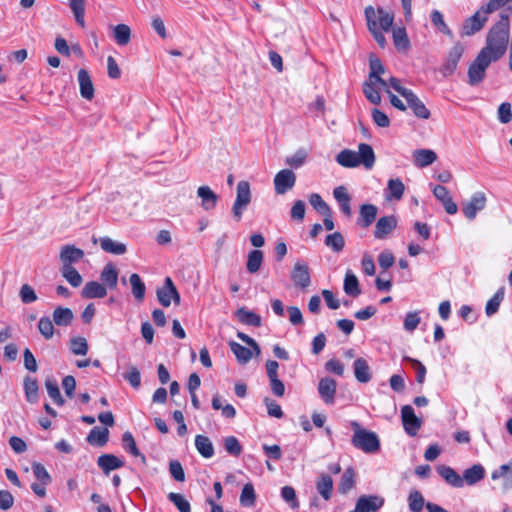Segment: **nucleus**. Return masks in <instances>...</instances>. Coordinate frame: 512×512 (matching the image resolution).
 Masks as SVG:
<instances>
[{"instance_id":"1","label":"nucleus","mask_w":512,"mask_h":512,"mask_svg":"<svg viewBox=\"0 0 512 512\" xmlns=\"http://www.w3.org/2000/svg\"><path fill=\"white\" fill-rule=\"evenodd\" d=\"M509 28L508 14H501L498 22L490 28L486 37V46L480 52H485V55L494 61L500 59L507 49Z\"/></svg>"},{"instance_id":"2","label":"nucleus","mask_w":512,"mask_h":512,"mask_svg":"<svg viewBox=\"0 0 512 512\" xmlns=\"http://www.w3.org/2000/svg\"><path fill=\"white\" fill-rule=\"evenodd\" d=\"M350 425L353 429L351 443L355 448L368 454H373L380 450V440L375 432L361 427L357 421H352Z\"/></svg>"},{"instance_id":"3","label":"nucleus","mask_w":512,"mask_h":512,"mask_svg":"<svg viewBox=\"0 0 512 512\" xmlns=\"http://www.w3.org/2000/svg\"><path fill=\"white\" fill-rule=\"evenodd\" d=\"M251 202L250 184L247 181H239L236 187V199L232 206V214L236 221H240L243 212Z\"/></svg>"},{"instance_id":"4","label":"nucleus","mask_w":512,"mask_h":512,"mask_svg":"<svg viewBox=\"0 0 512 512\" xmlns=\"http://www.w3.org/2000/svg\"><path fill=\"white\" fill-rule=\"evenodd\" d=\"M493 61L492 58L485 55V52H479L468 68L469 84L475 86L482 82L485 77L486 69Z\"/></svg>"},{"instance_id":"5","label":"nucleus","mask_w":512,"mask_h":512,"mask_svg":"<svg viewBox=\"0 0 512 512\" xmlns=\"http://www.w3.org/2000/svg\"><path fill=\"white\" fill-rule=\"evenodd\" d=\"M398 218L395 215H386L380 217L375 224L373 236L377 240L387 239L397 228Z\"/></svg>"},{"instance_id":"6","label":"nucleus","mask_w":512,"mask_h":512,"mask_svg":"<svg viewBox=\"0 0 512 512\" xmlns=\"http://www.w3.org/2000/svg\"><path fill=\"white\" fill-rule=\"evenodd\" d=\"M401 418L405 432L412 437L417 435L421 428L422 421L415 415L412 406L404 405L401 408Z\"/></svg>"},{"instance_id":"7","label":"nucleus","mask_w":512,"mask_h":512,"mask_svg":"<svg viewBox=\"0 0 512 512\" xmlns=\"http://www.w3.org/2000/svg\"><path fill=\"white\" fill-rule=\"evenodd\" d=\"M463 52L464 47L459 42L454 44V46L449 50L447 58L440 68V72L444 77H448L455 72Z\"/></svg>"},{"instance_id":"8","label":"nucleus","mask_w":512,"mask_h":512,"mask_svg":"<svg viewBox=\"0 0 512 512\" xmlns=\"http://www.w3.org/2000/svg\"><path fill=\"white\" fill-rule=\"evenodd\" d=\"M84 256L85 253L82 249L72 244L63 245L59 254L61 267H73V265L81 261Z\"/></svg>"},{"instance_id":"9","label":"nucleus","mask_w":512,"mask_h":512,"mask_svg":"<svg viewBox=\"0 0 512 512\" xmlns=\"http://www.w3.org/2000/svg\"><path fill=\"white\" fill-rule=\"evenodd\" d=\"M296 182V175L290 169L279 171L274 177V188L276 194L283 195L292 189Z\"/></svg>"},{"instance_id":"10","label":"nucleus","mask_w":512,"mask_h":512,"mask_svg":"<svg viewBox=\"0 0 512 512\" xmlns=\"http://www.w3.org/2000/svg\"><path fill=\"white\" fill-rule=\"evenodd\" d=\"M385 503V499L379 495H362L355 504L356 512H377Z\"/></svg>"},{"instance_id":"11","label":"nucleus","mask_w":512,"mask_h":512,"mask_svg":"<svg viewBox=\"0 0 512 512\" xmlns=\"http://www.w3.org/2000/svg\"><path fill=\"white\" fill-rule=\"evenodd\" d=\"M485 206V194L483 192H476L471 196L470 200L467 203L463 204L462 212L467 219L473 220L476 217L477 213L483 210Z\"/></svg>"},{"instance_id":"12","label":"nucleus","mask_w":512,"mask_h":512,"mask_svg":"<svg viewBox=\"0 0 512 512\" xmlns=\"http://www.w3.org/2000/svg\"><path fill=\"white\" fill-rule=\"evenodd\" d=\"M291 279L297 288L306 289L311 284L309 267L304 262H296L291 272Z\"/></svg>"},{"instance_id":"13","label":"nucleus","mask_w":512,"mask_h":512,"mask_svg":"<svg viewBox=\"0 0 512 512\" xmlns=\"http://www.w3.org/2000/svg\"><path fill=\"white\" fill-rule=\"evenodd\" d=\"M365 19L367 21L368 30L373 35L377 44L384 48L386 45V38L381 30L378 29L377 22L375 20L376 12L372 6H367L365 8Z\"/></svg>"},{"instance_id":"14","label":"nucleus","mask_w":512,"mask_h":512,"mask_svg":"<svg viewBox=\"0 0 512 512\" xmlns=\"http://www.w3.org/2000/svg\"><path fill=\"white\" fill-rule=\"evenodd\" d=\"M487 15L484 12L481 15V11H477L474 15L467 18L462 26V35L471 36L480 31L488 20Z\"/></svg>"},{"instance_id":"15","label":"nucleus","mask_w":512,"mask_h":512,"mask_svg":"<svg viewBox=\"0 0 512 512\" xmlns=\"http://www.w3.org/2000/svg\"><path fill=\"white\" fill-rule=\"evenodd\" d=\"M433 195L442 203L445 211L450 214H456L458 211L457 204L452 200L448 189L442 185H436L433 189Z\"/></svg>"},{"instance_id":"16","label":"nucleus","mask_w":512,"mask_h":512,"mask_svg":"<svg viewBox=\"0 0 512 512\" xmlns=\"http://www.w3.org/2000/svg\"><path fill=\"white\" fill-rule=\"evenodd\" d=\"M404 98L417 118L425 120L430 118L431 113L429 109L412 90Z\"/></svg>"},{"instance_id":"17","label":"nucleus","mask_w":512,"mask_h":512,"mask_svg":"<svg viewBox=\"0 0 512 512\" xmlns=\"http://www.w3.org/2000/svg\"><path fill=\"white\" fill-rule=\"evenodd\" d=\"M337 382L329 377L322 378L318 384V393L321 399L328 405L335 400Z\"/></svg>"},{"instance_id":"18","label":"nucleus","mask_w":512,"mask_h":512,"mask_svg":"<svg viewBox=\"0 0 512 512\" xmlns=\"http://www.w3.org/2000/svg\"><path fill=\"white\" fill-rule=\"evenodd\" d=\"M118 277H119V271L116 268V266L114 265V263H112V262L107 263L100 273L101 283L107 289H111V290H113L117 287Z\"/></svg>"},{"instance_id":"19","label":"nucleus","mask_w":512,"mask_h":512,"mask_svg":"<svg viewBox=\"0 0 512 512\" xmlns=\"http://www.w3.org/2000/svg\"><path fill=\"white\" fill-rule=\"evenodd\" d=\"M97 465L105 475H108L111 471L122 468L124 461L113 454H102L97 459Z\"/></svg>"},{"instance_id":"20","label":"nucleus","mask_w":512,"mask_h":512,"mask_svg":"<svg viewBox=\"0 0 512 512\" xmlns=\"http://www.w3.org/2000/svg\"><path fill=\"white\" fill-rule=\"evenodd\" d=\"M106 295L107 288L98 281H88L81 291V296L85 299H101Z\"/></svg>"},{"instance_id":"21","label":"nucleus","mask_w":512,"mask_h":512,"mask_svg":"<svg viewBox=\"0 0 512 512\" xmlns=\"http://www.w3.org/2000/svg\"><path fill=\"white\" fill-rule=\"evenodd\" d=\"M492 480L502 479V488L507 491L512 488V462L503 464L491 473Z\"/></svg>"},{"instance_id":"22","label":"nucleus","mask_w":512,"mask_h":512,"mask_svg":"<svg viewBox=\"0 0 512 512\" xmlns=\"http://www.w3.org/2000/svg\"><path fill=\"white\" fill-rule=\"evenodd\" d=\"M437 472L449 485L455 488L464 486V479L452 467L440 465L437 467Z\"/></svg>"},{"instance_id":"23","label":"nucleus","mask_w":512,"mask_h":512,"mask_svg":"<svg viewBox=\"0 0 512 512\" xmlns=\"http://www.w3.org/2000/svg\"><path fill=\"white\" fill-rule=\"evenodd\" d=\"M78 82L80 94L84 99L91 100L94 97V86L87 70L80 69L78 71Z\"/></svg>"},{"instance_id":"24","label":"nucleus","mask_w":512,"mask_h":512,"mask_svg":"<svg viewBox=\"0 0 512 512\" xmlns=\"http://www.w3.org/2000/svg\"><path fill=\"white\" fill-rule=\"evenodd\" d=\"M378 214V208L374 204H362L359 210L358 224L363 228H368L375 220Z\"/></svg>"},{"instance_id":"25","label":"nucleus","mask_w":512,"mask_h":512,"mask_svg":"<svg viewBox=\"0 0 512 512\" xmlns=\"http://www.w3.org/2000/svg\"><path fill=\"white\" fill-rule=\"evenodd\" d=\"M353 370L355 378L360 383H367L372 378V373L370 371V367L368 362L360 357L357 358L353 363Z\"/></svg>"},{"instance_id":"26","label":"nucleus","mask_w":512,"mask_h":512,"mask_svg":"<svg viewBox=\"0 0 512 512\" xmlns=\"http://www.w3.org/2000/svg\"><path fill=\"white\" fill-rule=\"evenodd\" d=\"M197 195L201 198V206L204 210L208 211L216 207L218 196L209 186H200Z\"/></svg>"},{"instance_id":"27","label":"nucleus","mask_w":512,"mask_h":512,"mask_svg":"<svg viewBox=\"0 0 512 512\" xmlns=\"http://www.w3.org/2000/svg\"><path fill=\"white\" fill-rule=\"evenodd\" d=\"M101 249L113 255H123L127 251V247L124 243L115 241L108 236L101 237L99 240Z\"/></svg>"},{"instance_id":"28","label":"nucleus","mask_w":512,"mask_h":512,"mask_svg":"<svg viewBox=\"0 0 512 512\" xmlns=\"http://www.w3.org/2000/svg\"><path fill=\"white\" fill-rule=\"evenodd\" d=\"M414 156V165L419 168H424L432 163H434L437 159V155L433 150L430 149H418L413 153Z\"/></svg>"},{"instance_id":"29","label":"nucleus","mask_w":512,"mask_h":512,"mask_svg":"<svg viewBox=\"0 0 512 512\" xmlns=\"http://www.w3.org/2000/svg\"><path fill=\"white\" fill-rule=\"evenodd\" d=\"M485 477V469L481 464H474L472 467L465 469L462 475L464 484L475 485Z\"/></svg>"},{"instance_id":"30","label":"nucleus","mask_w":512,"mask_h":512,"mask_svg":"<svg viewBox=\"0 0 512 512\" xmlns=\"http://www.w3.org/2000/svg\"><path fill=\"white\" fill-rule=\"evenodd\" d=\"M358 161H360V165L362 164L366 169H371L375 163V154L373 148L366 143H360L358 145Z\"/></svg>"},{"instance_id":"31","label":"nucleus","mask_w":512,"mask_h":512,"mask_svg":"<svg viewBox=\"0 0 512 512\" xmlns=\"http://www.w3.org/2000/svg\"><path fill=\"white\" fill-rule=\"evenodd\" d=\"M235 316L238 321L253 327L261 326V317L253 311L247 310L245 307H241L235 311Z\"/></svg>"},{"instance_id":"32","label":"nucleus","mask_w":512,"mask_h":512,"mask_svg":"<svg viewBox=\"0 0 512 512\" xmlns=\"http://www.w3.org/2000/svg\"><path fill=\"white\" fill-rule=\"evenodd\" d=\"M339 165L345 168H354L360 165L357 152L350 149H343L336 156Z\"/></svg>"},{"instance_id":"33","label":"nucleus","mask_w":512,"mask_h":512,"mask_svg":"<svg viewBox=\"0 0 512 512\" xmlns=\"http://www.w3.org/2000/svg\"><path fill=\"white\" fill-rule=\"evenodd\" d=\"M23 387L26 400L31 404L38 402L39 386L37 380L30 376H26L23 381Z\"/></svg>"},{"instance_id":"34","label":"nucleus","mask_w":512,"mask_h":512,"mask_svg":"<svg viewBox=\"0 0 512 512\" xmlns=\"http://www.w3.org/2000/svg\"><path fill=\"white\" fill-rule=\"evenodd\" d=\"M109 438V430L107 428L94 427L87 436V442L91 445L103 447Z\"/></svg>"},{"instance_id":"35","label":"nucleus","mask_w":512,"mask_h":512,"mask_svg":"<svg viewBox=\"0 0 512 512\" xmlns=\"http://www.w3.org/2000/svg\"><path fill=\"white\" fill-rule=\"evenodd\" d=\"M356 473L352 467H348L341 476L338 484V492L340 494H347L356 484Z\"/></svg>"},{"instance_id":"36","label":"nucleus","mask_w":512,"mask_h":512,"mask_svg":"<svg viewBox=\"0 0 512 512\" xmlns=\"http://www.w3.org/2000/svg\"><path fill=\"white\" fill-rule=\"evenodd\" d=\"M195 447L199 454L204 458H211L214 455V446L209 437L204 435H196Z\"/></svg>"},{"instance_id":"37","label":"nucleus","mask_w":512,"mask_h":512,"mask_svg":"<svg viewBox=\"0 0 512 512\" xmlns=\"http://www.w3.org/2000/svg\"><path fill=\"white\" fill-rule=\"evenodd\" d=\"M74 314L70 308L58 306L53 311V321L57 326H68L72 323Z\"/></svg>"},{"instance_id":"38","label":"nucleus","mask_w":512,"mask_h":512,"mask_svg":"<svg viewBox=\"0 0 512 512\" xmlns=\"http://www.w3.org/2000/svg\"><path fill=\"white\" fill-rule=\"evenodd\" d=\"M343 289L347 295L352 297H357L361 294L359 281L351 270H348L345 274Z\"/></svg>"},{"instance_id":"39","label":"nucleus","mask_w":512,"mask_h":512,"mask_svg":"<svg viewBox=\"0 0 512 512\" xmlns=\"http://www.w3.org/2000/svg\"><path fill=\"white\" fill-rule=\"evenodd\" d=\"M393 43L398 51H407L410 48V41L404 27H397L392 31Z\"/></svg>"},{"instance_id":"40","label":"nucleus","mask_w":512,"mask_h":512,"mask_svg":"<svg viewBox=\"0 0 512 512\" xmlns=\"http://www.w3.org/2000/svg\"><path fill=\"white\" fill-rule=\"evenodd\" d=\"M316 489L324 500H329L333 491V480L327 474H322L316 482Z\"/></svg>"},{"instance_id":"41","label":"nucleus","mask_w":512,"mask_h":512,"mask_svg":"<svg viewBox=\"0 0 512 512\" xmlns=\"http://www.w3.org/2000/svg\"><path fill=\"white\" fill-rule=\"evenodd\" d=\"M229 347L239 363L246 364L251 360L253 355L251 349L246 348L235 341H230Z\"/></svg>"},{"instance_id":"42","label":"nucleus","mask_w":512,"mask_h":512,"mask_svg":"<svg viewBox=\"0 0 512 512\" xmlns=\"http://www.w3.org/2000/svg\"><path fill=\"white\" fill-rule=\"evenodd\" d=\"M370 73H369V79L372 81L377 82L383 87H387V83L384 79L381 78V74L384 72V66L380 59L378 58H371L370 59Z\"/></svg>"},{"instance_id":"43","label":"nucleus","mask_w":512,"mask_h":512,"mask_svg":"<svg viewBox=\"0 0 512 512\" xmlns=\"http://www.w3.org/2000/svg\"><path fill=\"white\" fill-rule=\"evenodd\" d=\"M132 294L137 301H143L146 292L145 283L137 273H133L129 277Z\"/></svg>"},{"instance_id":"44","label":"nucleus","mask_w":512,"mask_h":512,"mask_svg":"<svg viewBox=\"0 0 512 512\" xmlns=\"http://www.w3.org/2000/svg\"><path fill=\"white\" fill-rule=\"evenodd\" d=\"M122 446L123 449L135 457H141L142 461L145 462V456L139 451L135 439L131 432L126 431L122 435Z\"/></svg>"},{"instance_id":"45","label":"nucleus","mask_w":512,"mask_h":512,"mask_svg":"<svg viewBox=\"0 0 512 512\" xmlns=\"http://www.w3.org/2000/svg\"><path fill=\"white\" fill-rule=\"evenodd\" d=\"M263 262V252L261 250L255 249L249 252L246 268L247 271L251 274H254L259 271Z\"/></svg>"},{"instance_id":"46","label":"nucleus","mask_w":512,"mask_h":512,"mask_svg":"<svg viewBox=\"0 0 512 512\" xmlns=\"http://www.w3.org/2000/svg\"><path fill=\"white\" fill-rule=\"evenodd\" d=\"M113 37L120 46H125L130 42L131 29L126 24H118L114 27Z\"/></svg>"},{"instance_id":"47","label":"nucleus","mask_w":512,"mask_h":512,"mask_svg":"<svg viewBox=\"0 0 512 512\" xmlns=\"http://www.w3.org/2000/svg\"><path fill=\"white\" fill-rule=\"evenodd\" d=\"M504 296L505 288L501 287L496 291L493 297L486 304L485 312L487 316H492L498 311L499 306L504 299Z\"/></svg>"},{"instance_id":"48","label":"nucleus","mask_w":512,"mask_h":512,"mask_svg":"<svg viewBox=\"0 0 512 512\" xmlns=\"http://www.w3.org/2000/svg\"><path fill=\"white\" fill-rule=\"evenodd\" d=\"M376 17L375 20L378 25V29L381 31H389L393 24V16L385 11L383 8H378L375 10Z\"/></svg>"},{"instance_id":"49","label":"nucleus","mask_w":512,"mask_h":512,"mask_svg":"<svg viewBox=\"0 0 512 512\" xmlns=\"http://www.w3.org/2000/svg\"><path fill=\"white\" fill-rule=\"evenodd\" d=\"M60 272L72 287H79L83 282L82 276L74 267H61Z\"/></svg>"},{"instance_id":"50","label":"nucleus","mask_w":512,"mask_h":512,"mask_svg":"<svg viewBox=\"0 0 512 512\" xmlns=\"http://www.w3.org/2000/svg\"><path fill=\"white\" fill-rule=\"evenodd\" d=\"M45 387L49 397L53 400V402L58 406H63L65 400L60 393L58 383L55 380L47 379L45 381Z\"/></svg>"},{"instance_id":"51","label":"nucleus","mask_w":512,"mask_h":512,"mask_svg":"<svg viewBox=\"0 0 512 512\" xmlns=\"http://www.w3.org/2000/svg\"><path fill=\"white\" fill-rule=\"evenodd\" d=\"M69 6L77 24L83 28L85 26V0H69Z\"/></svg>"},{"instance_id":"52","label":"nucleus","mask_w":512,"mask_h":512,"mask_svg":"<svg viewBox=\"0 0 512 512\" xmlns=\"http://www.w3.org/2000/svg\"><path fill=\"white\" fill-rule=\"evenodd\" d=\"M173 282L170 277H166L163 283V286L159 287L156 290V296L159 301V303L163 307H169L172 302V296L170 295V292L168 291V286H170L168 283Z\"/></svg>"},{"instance_id":"53","label":"nucleus","mask_w":512,"mask_h":512,"mask_svg":"<svg viewBox=\"0 0 512 512\" xmlns=\"http://www.w3.org/2000/svg\"><path fill=\"white\" fill-rule=\"evenodd\" d=\"M408 505H409V509L412 512H420L424 506L426 507L424 497L420 491H418V490L410 491L409 496H408Z\"/></svg>"},{"instance_id":"54","label":"nucleus","mask_w":512,"mask_h":512,"mask_svg":"<svg viewBox=\"0 0 512 512\" xmlns=\"http://www.w3.org/2000/svg\"><path fill=\"white\" fill-rule=\"evenodd\" d=\"M325 245L334 252H341L345 246V240L340 232H334L326 236Z\"/></svg>"},{"instance_id":"55","label":"nucleus","mask_w":512,"mask_h":512,"mask_svg":"<svg viewBox=\"0 0 512 512\" xmlns=\"http://www.w3.org/2000/svg\"><path fill=\"white\" fill-rule=\"evenodd\" d=\"M387 190H388V195H387L388 198H394L396 200H400L403 196L405 187H404L403 182L399 178H396V179H390L388 181Z\"/></svg>"},{"instance_id":"56","label":"nucleus","mask_w":512,"mask_h":512,"mask_svg":"<svg viewBox=\"0 0 512 512\" xmlns=\"http://www.w3.org/2000/svg\"><path fill=\"white\" fill-rule=\"evenodd\" d=\"M377 82L370 80L365 82L363 85V93L365 97L374 105H378L381 102V96L379 91L376 89Z\"/></svg>"},{"instance_id":"57","label":"nucleus","mask_w":512,"mask_h":512,"mask_svg":"<svg viewBox=\"0 0 512 512\" xmlns=\"http://www.w3.org/2000/svg\"><path fill=\"white\" fill-rule=\"evenodd\" d=\"M170 502H172L179 512H190L191 505L189 501L180 493L170 492L167 496Z\"/></svg>"},{"instance_id":"58","label":"nucleus","mask_w":512,"mask_h":512,"mask_svg":"<svg viewBox=\"0 0 512 512\" xmlns=\"http://www.w3.org/2000/svg\"><path fill=\"white\" fill-rule=\"evenodd\" d=\"M88 343L84 337H73L70 339V350L74 355L84 356L88 353Z\"/></svg>"},{"instance_id":"59","label":"nucleus","mask_w":512,"mask_h":512,"mask_svg":"<svg viewBox=\"0 0 512 512\" xmlns=\"http://www.w3.org/2000/svg\"><path fill=\"white\" fill-rule=\"evenodd\" d=\"M256 494L254 487L251 483H247L244 485L241 495H240V503L243 506L250 507L255 504Z\"/></svg>"},{"instance_id":"60","label":"nucleus","mask_w":512,"mask_h":512,"mask_svg":"<svg viewBox=\"0 0 512 512\" xmlns=\"http://www.w3.org/2000/svg\"><path fill=\"white\" fill-rule=\"evenodd\" d=\"M224 448L228 454L234 457H238L242 453V446L235 436H228L224 439Z\"/></svg>"},{"instance_id":"61","label":"nucleus","mask_w":512,"mask_h":512,"mask_svg":"<svg viewBox=\"0 0 512 512\" xmlns=\"http://www.w3.org/2000/svg\"><path fill=\"white\" fill-rule=\"evenodd\" d=\"M38 329L45 339H51L54 335L53 320L48 316L41 317L38 323Z\"/></svg>"},{"instance_id":"62","label":"nucleus","mask_w":512,"mask_h":512,"mask_svg":"<svg viewBox=\"0 0 512 512\" xmlns=\"http://www.w3.org/2000/svg\"><path fill=\"white\" fill-rule=\"evenodd\" d=\"M403 360L409 362L412 365V367L415 369L417 383L423 384L425 381L426 372H427L426 367L419 360L411 358L409 356H405L403 358Z\"/></svg>"},{"instance_id":"63","label":"nucleus","mask_w":512,"mask_h":512,"mask_svg":"<svg viewBox=\"0 0 512 512\" xmlns=\"http://www.w3.org/2000/svg\"><path fill=\"white\" fill-rule=\"evenodd\" d=\"M124 380H126L134 389H138L141 385V373L135 366H131L129 370L122 374Z\"/></svg>"},{"instance_id":"64","label":"nucleus","mask_w":512,"mask_h":512,"mask_svg":"<svg viewBox=\"0 0 512 512\" xmlns=\"http://www.w3.org/2000/svg\"><path fill=\"white\" fill-rule=\"evenodd\" d=\"M309 202L312 207L317 210L320 214H328L331 210L327 203L322 199L318 193H312L309 196Z\"/></svg>"}]
</instances>
